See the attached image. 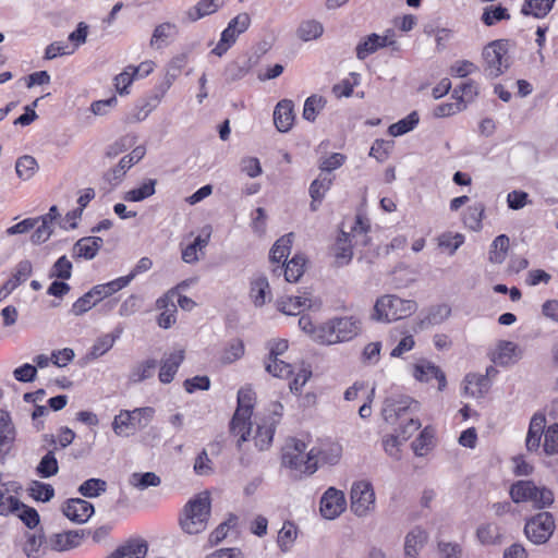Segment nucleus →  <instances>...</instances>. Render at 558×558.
Returning a JSON list of instances; mask_svg holds the SVG:
<instances>
[{
	"label": "nucleus",
	"mask_w": 558,
	"mask_h": 558,
	"mask_svg": "<svg viewBox=\"0 0 558 558\" xmlns=\"http://www.w3.org/2000/svg\"><path fill=\"white\" fill-rule=\"evenodd\" d=\"M178 33L179 28L174 23L163 22L158 24L153 31L149 46L153 49L160 50L167 47Z\"/></svg>",
	"instance_id": "19"
},
{
	"label": "nucleus",
	"mask_w": 558,
	"mask_h": 558,
	"mask_svg": "<svg viewBox=\"0 0 558 558\" xmlns=\"http://www.w3.org/2000/svg\"><path fill=\"white\" fill-rule=\"evenodd\" d=\"M121 332L122 329L118 328L113 333H106L99 337L92 347L90 355L93 357H99L107 353L113 347L116 340L120 338Z\"/></svg>",
	"instance_id": "42"
},
{
	"label": "nucleus",
	"mask_w": 558,
	"mask_h": 558,
	"mask_svg": "<svg viewBox=\"0 0 558 558\" xmlns=\"http://www.w3.org/2000/svg\"><path fill=\"white\" fill-rule=\"evenodd\" d=\"M277 420L257 426L254 437L255 445L259 450H266L272 442Z\"/></svg>",
	"instance_id": "35"
},
{
	"label": "nucleus",
	"mask_w": 558,
	"mask_h": 558,
	"mask_svg": "<svg viewBox=\"0 0 558 558\" xmlns=\"http://www.w3.org/2000/svg\"><path fill=\"white\" fill-rule=\"evenodd\" d=\"M183 361L184 350H178L165 356L161 361V366L158 375L159 380L162 384L171 383Z\"/></svg>",
	"instance_id": "24"
},
{
	"label": "nucleus",
	"mask_w": 558,
	"mask_h": 558,
	"mask_svg": "<svg viewBox=\"0 0 558 558\" xmlns=\"http://www.w3.org/2000/svg\"><path fill=\"white\" fill-rule=\"evenodd\" d=\"M75 47H71L68 41H54L46 47L45 59L52 60L57 57L72 54Z\"/></svg>",
	"instance_id": "60"
},
{
	"label": "nucleus",
	"mask_w": 558,
	"mask_h": 558,
	"mask_svg": "<svg viewBox=\"0 0 558 558\" xmlns=\"http://www.w3.org/2000/svg\"><path fill=\"white\" fill-rule=\"evenodd\" d=\"M331 254L335 258V264L338 267L345 266L352 260L353 251L349 233L342 231L338 235L335 244L331 247Z\"/></svg>",
	"instance_id": "22"
},
{
	"label": "nucleus",
	"mask_w": 558,
	"mask_h": 558,
	"mask_svg": "<svg viewBox=\"0 0 558 558\" xmlns=\"http://www.w3.org/2000/svg\"><path fill=\"white\" fill-rule=\"evenodd\" d=\"M160 477L154 472L133 473L130 476V484L138 489H146L149 486H159Z\"/></svg>",
	"instance_id": "52"
},
{
	"label": "nucleus",
	"mask_w": 558,
	"mask_h": 558,
	"mask_svg": "<svg viewBox=\"0 0 558 558\" xmlns=\"http://www.w3.org/2000/svg\"><path fill=\"white\" fill-rule=\"evenodd\" d=\"M333 178L328 174L320 173L310 185V196L314 202L320 203L325 194L332 185Z\"/></svg>",
	"instance_id": "38"
},
{
	"label": "nucleus",
	"mask_w": 558,
	"mask_h": 558,
	"mask_svg": "<svg viewBox=\"0 0 558 558\" xmlns=\"http://www.w3.org/2000/svg\"><path fill=\"white\" fill-rule=\"evenodd\" d=\"M210 515V498L204 492L189 500L183 508L180 525L187 534H198L205 531Z\"/></svg>",
	"instance_id": "4"
},
{
	"label": "nucleus",
	"mask_w": 558,
	"mask_h": 558,
	"mask_svg": "<svg viewBox=\"0 0 558 558\" xmlns=\"http://www.w3.org/2000/svg\"><path fill=\"white\" fill-rule=\"evenodd\" d=\"M351 511L360 518L375 511L376 496L371 482L357 481L352 484L350 492Z\"/></svg>",
	"instance_id": "8"
},
{
	"label": "nucleus",
	"mask_w": 558,
	"mask_h": 558,
	"mask_svg": "<svg viewBox=\"0 0 558 558\" xmlns=\"http://www.w3.org/2000/svg\"><path fill=\"white\" fill-rule=\"evenodd\" d=\"M416 310L417 304L413 300L385 294L376 300L371 318L379 323H391L411 316Z\"/></svg>",
	"instance_id": "2"
},
{
	"label": "nucleus",
	"mask_w": 558,
	"mask_h": 558,
	"mask_svg": "<svg viewBox=\"0 0 558 558\" xmlns=\"http://www.w3.org/2000/svg\"><path fill=\"white\" fill-rule=\"evenodd\" d=\"M428 541V533L420 526L413 527L404 538V558H418Z\"/></svg>",
	"instance_id": "18"
},
{
	"label": "nucleus",
	"mask_w": 558,
	"mask_h": 558,
	"mask_svg": "<svg viewBox=\"0 0 558 558\" xmlns=\"http://www.w3.org/2000/svg\"><path fill=\"white\" fill-rule=\"evenodd\" d=\"M256 400V395L250 386L242 387L238 391V407L230 422V432L240 436L238 446L247 440L251 433V416Z\"/></svg>",
	"instance_id": "5"
},
{
	"label": "nucleus",
	"mask_w": 558,
	"mask_h": 558,
	"mask_svg": "<svg viewBox=\"0 0 558 558\" xmlns=\"http://www.w3.org/2000/svg\"><path fill=\"white\" fill-rule=\"evenodd\" d=\"M420 117L416 111H412L405 118L389 126V134L392 136H401L412 131L418 123Z\"/></svg>",
	"instance_id": "46"
},
{
	"label": "nucleus",
	"mask_w": 558,
	"mask_h": 558,
	"mask_svg": "<svg viewBox=\"0 0 558 558\" xmlns=\"http://www.w3.org/2000/svg\"><path fill=\"white\" fill-rule=\"evenodd\" d=\"M316 450L319 451L318 461L320 460L330 465L339 461L342 452V448L338 444H330L325 448H316Z\"/></svg>",
	"instance_id": "64"
},
{
	"label": "nucleus",
	"mask_w": 558,
	"mask_h": 558,
	"mask_svg": "<svg viewBox=\"0 0 558 558\" xmlns=\"http://www.w3.org/2000/svg\"><path fill=\"white\" fill-rule=\"evenodd\" d=\"M509 19L510 14L506 8L501 5H487L484 8L481 20L486 26H493L502 20Z\"/></svg>",
	"instance_id": "50"
},
{
	"label": "nucleus",
	"mask_w": 558,
	"mask_h": 558,
	"mask_svg": "<svg viewBox=\"0 0 558 558\" xmlns=\"http://www.w3.org/2000/svg\"><path fill=\"white\" fill-rule=\"evenodd\" d=\"M292 233L286 234L278 239L270 250L269 259L271 263L284 262L288 257L292 245Z\"/></svg>",
	"instance_id": "34"
},
{
	"label": "nucleus",
	"mask_w": 558,
	"mask_h": 558,
	"mask_svg": "<svg viewBox=\"0 0 558 558\" xmlns=\"http://www.w3.org/2000/svg\"><path fill=\"white\" fill-rule=\"evenodd\" d=\"M304 441L292 438L287 441L282 451V465L300 473L313 474L317 469L319 451L315 447L305 452Z\"/></svg>",
	"instance_id": "3"
},
{
	"label": "nucleus",
	"mask_w": 558,
	"mask_h": 558,
	"mask_svg": "<svg viewBox=\"0 0 558 558\" xmlns=\"http://www.w3.org/2000/svg\"><path fill=\"white\" fill-rule=\"evenodd\" d=\"M298 536V527L291 521H286L278 533L277 543L280 549L283 553H287L291 549L294 541Z\"/></svg>",
	"instance_id": "39"
},
{
	"label": "nucleus",
	"mask_w": 558,
	"mask_h": 558,
	"mask_svg": "<svg viewBox=\"0 0 558 558\" xmlns=\"http://www.w3.org/2000/svg\"><path fill=\"white\" fill-rule=\"evenodd\" d=\"M156 184L157 180L147 179L143 181L140 186L125 192L123 195V199L125 202H142L155 194Z\"/></svg>",
	"instance_id": "32"
},
{
	"label": "nucleus",
	"mask_w": 558,
	"mask_h": 558,
	"mask_svg": "<svg viewBox=\"0 0 558 558\" xmlns=\"http://www.w3.org/2000/svg\"><path fill=\"white\" fill-rule=\"evenodd\" d=\"M148 545L144 539H130L119 546L113 554L117 558H145Z\"/></svg>",
	"instance_id": "26"
},
{
	"label": "nucleus",
	"mask_w": 558,
	"mask_h": 558,
	"mask_svg": "<svg viewBox=\"0 0 558 558\" xmlns=\"http://www.w3.org/2000/svg\"><path fill=\"white\" fill-rule=\"evenodd\" d=\"M518 359V345L512 341H500L493 353V362L499 365H509Z\"/></svg>",
	"instance_id": "29"
},
{
	"label": "nucleus",
	"mask_w": 558,
	"mask_h": 558,
	"mask_svg": "<svg viewBox=\"0 0 558 558\" xmlns=\"http://www.w3.org/2000/svg\"><path fill=\"white\" fill-rule=\"evenodd\" d=\"M157 367V361L155 359H147L136 366L133 367L130 374V380L133 383H141L154 376Z\"/></svg>",
	"instance_id": "44"
},
{
	"label": "nucleus",
	"mask_w": 558,
	"mask_h": 558,
	"mask_svg": "<svg viewBox=\"0 0 558 558\" xmlns=\"http://www.w3.org/2000/svg\"><path fill=\"white\" fill-rule=\"evenodd\" d=\"M104 240L100 236H85L75 242L72 247V256L74 258L93 259L101 246Z\"/></svg>",
	"instance_id": "20"
},
{
	"label": "nucleus",
	"mask_w": 558,
	"mask_h": 558,
	"mask_svg": "<svg viewBox=\"0 0 558 558\" xmlns=\"http://www.w3.org/2000/svg\"><path fill=\"white\" fill-rule=\"evenodd\" d=\"M294 121L293 102L289 99L279 101L274 110V123L279 132H288Z\"/></svg>",
	"instance_id": "23"
},
{
	"label": "nucleus",
	"mask_w": 558,
	"mask_h": 558,
	"mask_svg": "<svg viewBox=\"0 0 558 558\" xmlns=\"http://www.w3.org/2000/svg\"><path fill=\"white\" fill-rule=\"evenodd\" d=\"M544 451L548 456L558 453V423L551 424L544 433Z\"/></svg>",
	"instance_id": "59"
},
{
	"label": "nucleus",
	"mask_w": 558,
	"mask_h": 558,
	"mask_svg": "<svg viewBox=\"0 0 558 558\" xmlns=\"http://www.w3.org/2000/svg\"><path fill=\"white\" fill-rule=\"evenodd\" d=\"M507 40H495L488 44L483 51L486 63L485 71L488 76L497 77L501 75L510 65Z\"/></svg>",
	"instance_id": "10"
},
{
	"label": "nucleus",
	"mask_w": 558,
	"mask_h": 558,
	"mask_svg": "<svg viewBox=\"0 0 558 558\" xmlns=\"http://www.w3.org/2000/svg\"><path fill=\"white\" fill-rule=\"evenodd\" d=\"M165 305L166 306H159L158 300L156 301L157 308L162 311L158 317V325L161 328L168 329L175 324L177 305L172 299Z\"/></svg>",
	"instance_id": "54"
},
{
	"label": "nucleus",
	"mask_w": 558,
	"mask_h": 558,
	"mask_svg": "<svg viewBox=\"0 0 558 558\" xmlns=\"http://www.w3.org/2000/svg\"><path fill=\"white\" fill-rule=\"evenodd\" d=\"M310 293L304 292L302 295L284 296L278 300V310L286 315H299L304 308H311L315 305Z\"/></svg>",
	"instance_id": "16"
},
{
	"label": "nucleus",
	"mask_w": 558,
	"mask_h": 558,
	"mask_svg": "<svg viewBox=\"0 0 558 558\" xmlns=\"http://www.w3.org/2000/svg\"><path fill=\"white\" fill-rule=\"evenodd\" d=\"M37 473L43 478L56 475L59 471L58 460L52 450L48 451L36 468Z\"/></svg>",
	"instance_id": "49"
},
{
	"label": "nucleus",
	"mask_w": 558,
	"mask_h": 558,
	"mask_svg": "<svg viewBox=\"0 0 558 558\" xmlns=\"http://www.w3.org/2000/svg\"><path fill=\"white\" fill-rule=\"evenodd\" d=\"M510 496L513 502L531 501L536 508H545L553 504L554 495L545 487H537L531 481H519L510 488Z\"/></svg>",
	"instance_id": "7"
},
{
	"label": "nucleus",
	"mask_w": 558,
	"mask_h": 558,
	"mask_svg": "<svg viewBox=\"0 0 558 558\" xmlns=\"http://www.w3.org/2000/svg\"><path fill=\"white\" fill-rule=\"evenodd\" d=\"M362 330L361 320L354 316L335 317L320 324L317 343L336 344L354 339Z\"/></svg>",
	"instance_id": "1"
},
{
	"label": "nucleus",
	"mask_w": 558,
	"mask_h": 558,
	"mask_svg": "<svg viewBox=\"0 0 558 558\" xmlns=\"http://www.w3.org/2000/svg\"><path fill=\"white\" fill-rule=\"evenodd\" d=\"M347 501L344 494L333 487H329L320 499L322 515L333 520L345 510Z\"/></svg>",
	"instance_id": "12"
},
{
	"label": "nucleus",
	"mask_w": 558,
	"mask_h": 558,
	"mask_svg": "<svg viewBox=\"0 0 558 558\" xmlns=\"http://www.w3.org/2000/svg\"><path fill=\"white\" fill-rule=\"evenodd\" d=\"M44 544V535L37 533H27L23 551L27 558H39L43 555L41 546Z\"/></svg>",
	"instance_id": "51"
},
{
	"label": "nucleus",
	"mask_w": 558,
	"mask_h": 558,
	"mask_svg": "<svg viewBox=\"0 0 558 558\" xmlns=\"http://www.w3.org/2000/svg\"><path fill=\"white\" fill-rule=\"evenodd\" d=\"M97 304L98 302L96 301L92 290H89L73 303L70 313L74 316H81L87 313Z\"/></svg>",
	"instance_id": "56"
},
{
	"label": "nucleus",
	"mask_w": 558,
	"mask_h": 558,
	"mask_svg": "<svg viewBox=\"0 0 558 558\" xmlns=\"http://www.w3.org/2000/svg\"><path fill=\"white\" fill-rule=\"evenodd\" d=\"M138 74V69L129 65L123 72L114 77V86L120 95L129 94L128 87L132 84L134 77Z\"/></svg>",
	"instance_id": "55"
},
{
	"label": "nucleus",
	"mask_w": 558,
	"mask_h": 558,
	"mask_svg": "<svg viewBox=\"0 0 558 558\" xmlns=\"http://www.w3.org/2000/svg\"><path fill=\"white\" fill-rule=\"evenodd\" d=\"M418 411V402L409 396L388 398L383 408V416L386 422L393 424L398 418H402L407 412Z\"/></svg>",
	"instance_id": "11"
},
{
	"label": "nucleus",
	"mask_w": 558,
	"mask_h": 558,
	"mask_svg": "<svg viewBox=\"0 0 558 558\" xmlns=\"http://www.w3.org/2000/svg\"><path fill=\"white\" fill-rule=\"evenodd\" d=\"M478 541L484 545L500 544L502 541L501 529L495 523L481 525L476 532Z\"/></svg>",
	"instance_id": "37"
},
{
	"label": "nucleus",
	"mask_w": 558,
	"mask_h": 558,
	"mask_svg": "<svg viewBox=\"0 0 558 558\" xmlns=\"http://www.w3.org/2000/svg\"><path fill=\"white\" fill-rule=\"evenodd\" d=\"M81 535L77 531H69L62 534H56L52 541V548L64 551L80 545Z\"/></svg>",
	"instance_id": "40"
},
{
	"label": "nucleus",
	"mask_w": 558,
	"mask_h": 558,
	"mask_svg": "<svg viewBox=\"0 0 558 558\" xmlns=\"http://www.w3.org/2000/svg\"><path fill=\"white\" fill-rule=\"evenodd\" d=\"M222 5V0H201L185 12L186 20L189 22H196L204 16L217 12Z\"/></svg>",
	"instance_id": "27"
},
{
	"label": "nucleus",
	"mask_w": 558,
	"mask_h": 558,
	"mask_svg": "<svg viewBox=\"0 0 558 558\" xmlns=\"http://www.w3.org/2000/svg\"><path fill=\"white\" fill-rule=\"evenodd\" d=\"M39 167L37 160L31 155L19 157L15 162V171L20 179L26 181L32 179Z\"/></svg>",
	"instance_id": "36"
},
{
	"label": "nucleus",
	"mask_w": 558,
	"mask_h": 558,
	"mask_svg": "<svg viewBox=\"0 0 558 558\" xmlns=\"http://www.w3.org/2000/svg\"><path fill=\"white\" fill-rule=\"evenodd\" d=\"M155 409L151 407L136 408L132 411L121 410L114 416L112 429L118 436L126 437L136 429H144L153 421Z\"/></svg>",
	"instance_id": "6"
},
{
	"label": "nucleus",
	"mask_w": 558,
	"mask_h": 558,
	"mask_svg": "<svg viewBox=\"0 0 558 558\" xmlns=\"http://www.w3.org/2000/svg\"><path fill=\"white\" fill-rule=\"evenodd\" d=\"M393 40H389L388 36H379L377 34H371L364 37L356 46L355 52L356 58L359 60H364L372 53L376 52L378 49L384 48L386 46L393 45Z\"/></svg>",
	"instance_id": "17"
},
{
	"label": "nucleus",
	"mask_w": 558,
	"mask_h": 558,
	"mask_svg": "<svg viewBox=\"0 0 558 558\" xmlns=\"http://www.w3.org/2000/svg\"><path fill=\"white\" fill-rule=\"evenodd\" d=\"M107 490V482L101 478H89L83 482L77 492L85 498H96Z\"/></svg>",
	"instance_id": "45"
},
{
	"label": "nucleus",
	"mask_w": 558,
	"mask_h": 558,
	"mask_svg": "<svg viewBox=\"0 0 558 558\" xmlns=\"http://www.w3.org/2000/svg\"><path fill=\"white\" fill-rule=\"evenodd\" d=\"M72 276V263L68 259L65 255L59 257L57 262L52 265L51 270L49 272L50 278H58L61 280H68Z\"/></svg>",
	"instance_id": "58"
},
{
	"label": "nucleus",
	"mask_w": 558,
	"mask_h": 558,
	"mask_svg": "<svg viewBox=\"0 0 558 558\" xmlns=\"http://www.w3.org/2000/svg\"><path fill=\"white\" fill-rule=\"evenodd\" d=\"M326 102L327 101L323 96H310L304 102L303 118L306 121L314 122L316 120L317 114L324 109Z\"/></svg>",
	"instance_id": "47"
},
{
	"label": "nucleus",
	"mask_w": 558,
	"mask_h": 558,
	"mask_svg": "<svg viewBox=\"0 0 558 558\" xmlns=\"http://www.w3.org/2000/svg\"><path fill=\"white\" fill-rule=\"evenodd\" d=\"M33 272V265L28 259L21 260L12 274V277L7 280L0 288V299L9 296L20 284L25 282Z\"/></svg>",
	"instance_id": "15"
},
{
	"label": "nucleus",
	"mask_w": 558,
	"mask_h": 558,
	"mask_svg": "<svg viewBox=\"0 0 558 558\" xmlns=\"http://www.w3.org/2000/svg\"><path fill=\"white\" fill-rule=\"evenodd\" d=\"M305 258L303 255H295L291 260H289L283 268L284 278L288 282H296L304 272ZM275 274L281 272L282 267L277 266L272 269Z\"/></svg>",
	"instance_id": "30"
},
{
	"label": "nucleus",
	"mask_w": 558,
	"mask_h": 558,
	"mask_svg": "<svg viewBox=\"0 0 558 558\" xmlns=\"http://www.w3.org/2000/svg\"><path fill=\"white\" fill-rule=\"evenodd\" d=\"M266 371L275 377L287 378L293 374V367L279 359L269 360Z\"/></svg>",
	"instance_id": "61"
},
{
	"label": "nucleus",
	"mask_w": 558,
	"mask_h": 558,
	"mask_svg": "<svg viewBox=\"0 0 558 558\" xmlns=\"http://www.w3.org/2000/svg\"><path fill=\"white\" fill-rule=\"evenodd\" d=\"M483 215L484 206L482 204L470 206L464 216L465 226L473 231H478L482 228Z\"/></svg>",
	"instance_id": "57"
},
{
	"label": "nucleus",
	"mask_w": 558,
	"mask_h": 558,
	"mask_svg": "<svg viewBox=\"0 0 558 558\" xmlns=\"http://www.w3.org/2000/svg\"><path fill=\"white\" fill-rule=\"evenodd\" d=\"M15 437L16 429L10 413L5 410H0V463L4 462L7 454L13 447Z\"/></svg>",
	"instance_id": "13"
},
{
	"label": "nucleus",
	"mask_w": 558,
	"mask_h": 558,
	"mask_svg": "<svg viewBox=\"0 0 558 558\" xmlns=\"http://www.w3.org/2000/svg\"><path fill=\"white\" fill-rule=\"evenodd\" d=\"M29 495L38 500L47 502L54 496V489L50 484H46L39 481H33L28 488Z\"/></svg>",
	"instance_id": "53"
},
{
	"label": "nucleus",
	"mask_w": 558,
	"mask_h": 558,
	"mask_svg": "<svg viewBox=\"0 0 558 558\" xmlns=\"http://www.w3.org/2000/svg\"><path fill=\"white\" fill-rule=\"evenodd\" d=\"M464 391L473 398H482L489 390V380L481 374H468L464 379Z\"/></svg>",
	"instance_id": "28"
},
{
	"label": "nucleus",
	"mask_w": 558,
	"mask_h": 558,
	"mask_svg": "<svg viewBox=\"0 0 558 558\" xmlns=\"http://www.w3.org/2000/svg\"><path fill=\"white\" fill-rule=\"evenodd\" d=\"M347 160L345 155L340 153H332L327 157H323L319 159L318 168L322 172H328L340 168Z\"/></svg>",
	"instance_id": "63"
},
{
	"label": "nucleus",
	"mask_w": 558,
	"mask_h": 558,
	"mask_svg": "<svg viewBox=\"0 0 558 558\" xmlns=\"http://www.w3.org/2000/svg\"><path fill=\"white\" fill-rule=\"evenodd\" d=\"M94 511V506L81 498L69 499L62 508L63 514L74 523H85Z\"/></svg>",
	"instance_id": "14"
},
{
	"label": "nucleus",
	"mask_w": 558,
	"mask_h": 558,
	"mask_svg": "<svg viewBox=\"0 0 558 558\" xmlns=\"http://www.w3.org/2000/svg\"><path fill=\"white\" fill-rule=\"evenodd\" d=\"M9 484L0 485V515H8L20 510V500L9 495Z\"/></svg>",
	"instance_id": "48"
},
{
	"label": "nucleus",
	"mask_w": 558,
	"mask_h": 558,
	"mask_svg": "<svg viewBox=\"0 0 558 558\" xmlns=\"http://www.w3.org/2000/svg\"><path fill=\"white\" fill-rule=\"evenodd\" d=\"M324 33V26L316 20L303 21L298 31V37L304 41L319 38Z\"/></svg>",
	"instance_id": "41"
},
{
	"label": "nucleus",
	"mask_w": 558,
	"mask_h": 558,
	"mask_svg": "<svg viewBox=\"0 0 558 558\" xmlns=\"http://www.w3.org/2000/svg\"><path fill=\"white\" fill-rule=\"evenodd\" d=\"M269 293V283L266 277L260 276L252 281L250 295L255 306H263L266 302V295Z\"/></svg>",
	"instance_id": "43"
},
{
	"label": "nucleus",
	"mask_w": 558,
	"mask_h": 558,
	"mask_svg": "<svg viewBox=\"0 0 558 558\" xmlns=\"http://www.w3.org/2000/svg\"><path fill=\"white\" fill-rule=\"evenodd\" d=\"M555 527L553 514L544 511L533 515L525 522L524 534L533 544L542 545L548 542Z\"/></svg>",
	"instance_id": "9"
},
{
	"label": "nucleus",
	"mask_w": 558,
	"mask_h": 558,
	"mask_svg": "<svg viewBox=\"0 0 558 558\" xmlns=\"http://www.w3.org/2000/svg\"><path fill=\"white\" fill-rule=\"evenodd\" d=\"M466 108V105L463 102L462 98L457 99L453 102L440 104L434 109V116L436 118H446L453 116Z\"/></svg>",
	"instance_id": "62"
},
{
	"label": "nucleus",
	"mask_w": 558,
	"mask_h": 558,
	"mask_svg": "<svg viewBox=\"0 0 558 558\" xmlns=\"http://www.w3.org/2000/svg\"><path fill=\"white\" fill-rule=\"evenodd\" d=\"M556 0H525L521 12L524 15H533L541 19L546 16L554 7Z\"/></svg>",
	"instance_id": "33"
},
{
	"label": "nucleus",
	"mask_w": 558,
	"mask_h": 558,
	"mask_svg": "<svg viewBox=\"0 0 558 558\" xmlns=\"http://www.w3.org/2000/svg\"><path fill=\"white\" fill-rule=\"evenodd\" d=\"M509 246L510 240L508 235L500 234L496 236L490 244V248L488 252V260L492 264H502L506 260Z\"/></svg>",
	"instance_id": "31"
},
{
	"label": "nucleus",
	"mask_w": 558,
	"mask_h": 558,
	"mask_svg": "<svg viewBox=\"0 0 558 558\" xmlns=\"http://www.w3.org/2000/svg\"><path fill=\"white\" fill-rule=\"evenodd\" d=\"M413 376L420 381H429L433 378L438 380V389L446 387V377L439 367L427 361H421L414 365Z\"/></svg>",
	"instance_id": "25"
},
{
	"label": "nucleus",
	"mask_w": 558,
	"mask_h": 558,
	"mask_svg": "<svg viewBox=\"0 0 558 558\" xmlns=\"http://www.w3.org/2000/svg\"><path fill=\"white\" fill-rule=\"evenodd\" d=\"M546 417L543 413H535L530 422L525 446L531 452L537 451L541 447L542 436L545 433Z\"/></svg>",
	"instance_id": "21"
}]
</instances>
